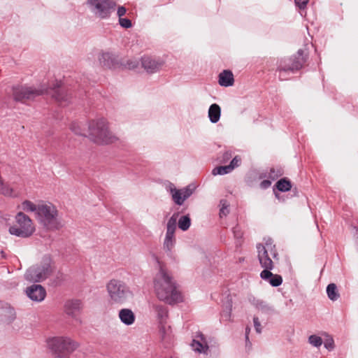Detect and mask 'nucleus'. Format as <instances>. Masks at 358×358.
<instances>
[{
  "label": "nucleus",
  "instance_id": "obj_57",
  "mask_svg": "<svg viewBox=\"0 0 358 358\" xmlns=\"http://www.w3.org/2000/svg\"><path fill=\"white\" fill-rule=\"evenodd\" d=\"M357 231H358V229H357Z\"/></svg>",
  "mask_w": 358,
  "mask_h": 358
},
{
  "label": "nucleus",
  "instance_id": "obj_23",
  "mask_svg": "<svg viewBox=\"0 0 358 358\" xmlns=\"http://www.w3.org/2000/svg\"><path fill=\"white\" fill-rule=\"evenodd\" d=\"M221 108L217 103H213L208 109V117L212 123H217L220 118Z\"/></svg>",
  "mask_w": 358,
  "mask_h": 358
},
{
  "label": "nucleus",
  "instance_id": "obj_39",
  "mask_svg": "<svg viewBox=\"0 0 358 358\" xmlns=\"http://www.w3.org/2000/svg\"><path fill=\"white\" fill-rule=\"evenodd\" d=\"M138 62L137 60H128L125 64H123L124 68L133 70L138 67Z\"/></svg>",
  "mask_w": 358,
  "mask_h": 358
},
{
  "label": "nucleus",
  "instance_id": "obj_8",
  "mask_svg": "<svg viewBox=\"0 0 358 358\" xmlns=\"http://www.w3.org/2000/svg\"><path fill=\"white\" fill-rule=\"evenodd\" d=\"M106 290L108 294V302L111 304H124L132 292L129 287L122 280L112 279L106 284Z\"/></svg>",
  "mask_w": 358,
  "mask_h": 358
},
{
  "label": "nucleus",
  "instance_id": "obj_32",
  "mask_svg": "<svg viewBox=\"0 0 358 358\" xmlns=\"http://www.w3.org/2000/svg\"><path fill=\"white\" fill-rule=\"evenodd\" d=\"M22 208L25 212H34L36 215L38 213V206L29 200H25L22 203Z\"/></svg>",
  "mask_w": 358,
  "mask_h": 358
},
{
  "label": "nucleus",
  "instance_id": "obj_28",
  "mask_svg": "<svg viewBox=\"0 0 358 358\" xmlns=\"http://www.w3.org/2000/svg\"><path fill=\"white\" fill-rule=\"evenodd\" d=\"M327 294L328 298L333 301L338 299L340 294L338 293L337 286L334 283H330L327 287Z\"/></svg>",
  "mask_w": 358,
  "mask_h": 358
},
{
  "label": "nucleus",
  "instance_id": "obj_46",
  "mask_svg": "<svg viewBox=\"0 0 358 358\" xmlns=\"http://www.w3.org/2000/svg\"><path fill=\"white\" fill-rule=\"evenodd\" d=\"M253 322H254V327H255L256 332L258 334H260L262 331V329H261V324L259 320V318L257 317H254Z\"/></svg>",
  "mask_w": 358,
  "mask_h": 358
},
{
  "label": "nucleus",
  "instance_id": "obj_15",
  "mask_svg": "<svg viewBox=\"0 0 358 358\" xmlns=\"http://www.w3.org/2000/svg\"><path fill=\"white\" fill-rule=\"evenodd\" d=\"M142 67L148 73H155L159 71L164 65L162 59H156L150 56H143L141 59Z\"/></svg>",
  "mask_w": 358,
  "mask_h": 358
},
{
  "label": "nucleus",
  "instance_id": "obj_54",
  "mask_svg": "<svg viewBox=\"0 0 358 358\" xmlns=\"http://www.w3.org/2000/svg\"><path fill=\"white\" fill-rule=\"evenodd\" d=\"M304 20H306L308 23L313 22V21H312V20H309V19L306 18V17H305V19H304Z\"/></svg>",
  "mask_w": 358,
  "mask_h": 358
},
{
  "label": "nucleus",
  "instance_id": "obj_40",
  "mask_svg": "<svg viewBox=\"0 0 358 358\" xmlns=\"http://www.w3.org/2000/svg\"><path fill=\"white\" fill-rule=\"evenodd\" d=\"M194 189V187H192L191 185H187V187L180 189L186 199H187L193 194Z\"/></svg>",
  "mask_w": 358,
  "mask_h": 358
},
{
  "label": "nucleus",
  "instance_id": "obj_52",
  "mask_svg": "<svg viewBox=\"0 0 358 358\" xmlns=\"http://www.w3.org/2000/svg\"><path fill=\"white\" fill-rule=\"evenodd\" d=\"M250 332V327L248 326L245 328V335H248L249 336Z\"/></svg>",
  "mask_w": 358,
  "mask_h": 358
},
{
  "label": "nucleus",
  "instance_id": "obj_1",
  "mask_svg": "<svg viewBox=\"0 0 358 358\" xmlns=\"http://www.w3.org/2000/svg\"><path fill=\"white\" fill-rule=\"evenodd\" d=\"M159 264V270L154 278V289L159 300L169 305H173L182 301V296L178 290L177 283L173 276Z\"/></svg>",
  "mask_w": 358,
  "mask_h": 358
},
{
  "label": "nucleus",
  "instance_id": "obj_13",
  "mask_svg": "<svg viewBox=\"0 0 358 358\" xmlns=\"http://www.w3.org/2000/svg\"><path fill=\"white\" fill-rule=\"evenodd\" d=\"M50 93L52 96L61 105L66 106L71 102V94L62 87L61 84L59 83L54 85Z\"/></svg>",
  "mask_w": 358,
  "mask_h": 358
},
{
  "label": "nucleus",
  "instance_id": "obj_22",
  "mask_svg": "<svg viewBox=\"0 0 358 358\" xmlns=\"http://www.w3.org/2000/svg\"><path fill=\"white\" fill-rule=\"evenodd\" d=\"M120 321L125 325H131L135 322V315L131 309L123 308L119 312Z\"/></svg>",
  "mask_w": 358,
  "mask_h": 358
},
{
  "label": "nucleus",
  "instance_id": "obj_27",
  "mask_svg": "<svg viewBox=\"0 0 358 358\" xmlns=\"http://www.w3.org/2000/svg\"><path fill=\"white\" fill-rule=\"evenodd\" d=\"M178 215L179 213H174L173 215L169 218L166 224V234L174 235L176 229L177 218Z\"/></svg>",
  "mask_w": 358,
  "mask_h": 358
},
{
  "label": "nucleus",
  "instance_id": "obj_53",
  "mask_svg": "<svg viewBox=\"0 0 358 358\" xmlns=\"http://www.w3.org/2000/svg\"><path fill=\"white\" fill-rule=\"evenodd\" d=\"M245 346H246V348H248V342H249V341H250L249 336L245 335Z\"/></svg>",
  "mask_w": 358,
  "mask_h": 358
},
{
  "label": "nucleus",
  "instance_id": "obj_31",
  "mask_svg": "<svg viewBox=\"0 0 358 358\" xmlns=\"http://www.w3.org/2000/svg\"><path fill=\"white\" fill-rule=\"evenodd\" d=\"M310 0H294L295 6L301 16L306 14L307 5Z\"/></svg>",
  "mask_w": 358,
  "mask_h": 358
},
{
  "label": "nucleus",
  "instance_id": "obj_6",
  "mask_svg": "<svg viewBox=\"0 0 358 358\" xmlns=\"http://www.w3.org/2000/svg\"><path fill=\"white\" fill-rule=\"evenodd\" d=\"M89 137L97 144L113 143L115 137L108 130L107 121L104 118L92 120L89 122Z\"/></svg>",
  "mask_w": 358,
  "mask_h": 358
},
{
  "label": "nucleus",
  "instance_id": "obj_33",
  "mask_svg": "<svg viewBox=\"0 0 358 358\" xmlns=\"http://www.w3.org/2000/svg\"><path fill=\"white\" fill-rule=\"evenodd\" d=\"M65 280V275L58 271L55 276L51 280V285L54 287L60 286Z\"/></svg>",
  "mask_w": 358,
  "mask_h": 358
},
{
  "label": "nucleus",
  "instance_id": "obj_25",
  "mask_svg": "<svg viewBox=\"0 0 358 358\" xmlns=\"http://www.w3.org/2000/svg\"><path fill=\"white\" fill-rule=\"evenodd\" d=\"M191 347L194 351L199 353L207 354V351L208 350V345L207 343H204L196 338L192 340Z\"/></svg>",
  "mask_w": 358,
  "mask_h": 358
},
{
  "label": "nucleus",
  "instance_id": "obj_19",
  "mask_svg": "<svg viewBox=\"0 0 358 358\" xmlns=\"http://www.w3.org/2000/svg\"><path fill=\"white\" fill-rule=\"evenodd\" d=\"M100 64L108 69H115L119 66L117 57L109 52H103L99 57Z\"/></svg>",
  "mask_w": 358,
  "mask_h": 358
},
{
  "label": "nucleus",
  "instance_id": "obj_10",
  "mask_svg": "<svg viewBox=\"0 0 358 358\" xmlns=\"http://www.w3.org/2000/svg\"><path fill=\"white\" fill-rule=\"evenodd\" d=\"M42 94L43 91L41 90H38L33 87L15 86L13 87V96L16 101L33 99Z\"/></svg>",
  "mask_w": 358,
  "mask_h": 358
},
{
  "label": "nucleus",
  "instance_id": "obj_20",
  "mask_svg": "<svg viewBox=\"0 0 358 358\" xmlns=\"http://www.w3.org/2000/svg\"><path fill=\"white\" fill-rule=\"evenodd\" d=\"M218 83L222 87H231L234 83L233 73L230 70L222 71L218 76Z\"/></svg>",
  "mask_w": 358,
  "mask_h": 358
},
{
  "label": "nucleus",
  "instance_id": "obj_56",
  "mask_svg": "<svg viewBox=\"0 0 358 358\" xmlns=\"http://www.w3.org/2000/svg\"><path fill=\"white\" fill-rule=\"evenodd\" d=\"M275 197H276L277 199H280V196H279V195H278V194H275Z\"/></svg>",
  "mask_w": 358,
  "mask_h": 358
},
{
  "label": "nucleus",
  "instance_id": "obj_7",
  "mask_svg": "<svg viewBox=\"0 0 358 358\" xmlns=\"http://www.w3.org/2000/svg\"><path fill=\"white\" fill-rule=\"evenodd\" d=\"M36 218L39 223L48 230H58L62 227L58 220V210L50 203L38 205Z\"/></svg>",
  "mask_w": 358,
  "mask_h": 358
},
{
  "label": "nucleus",
  "instance_id": "obj_5",
  "mask_svg": "<svg viewBox=\"0 0 358 358\" xmlns=\"http://www.w3.org/2000/svg\"><path fill=\"white\" fill-rule=\"evenodd\" d=\"M47 345L54 358H69L80 343L68 336H55L47 340Z\"/></svg>",
  "mask_w": 358,
  "mask_h": 358
},
{
  "label": "nucleus",
  "instance_id": "obj_29",
  "mask_svg": "<svg viewBox=\"0 0 358 358\" xmlns=\"http://www.w3.org/2000/svg\"><path fill=\"white\" fill-rule=\"evenodd\" d=\"M190 225H191V218H190L189 214L182 215L179 218L178 222V226L180 230L185 231L187 229H189Z\"/></svg>",
  "mask_w": 358,
  "mask_h": 358
},
{
  "label": "nucleus",
  "instance_id": "obj_21",
  "mask_svg": "<svg viewBox=\"0 0 358 358\" xmlns=\"http://www.w3.org/2000/svg\"><path fill=\"white\" fill-rule=\"evenodd\" d=\"M152 309L157 314L159 324L166 323V320L169 317L167 308L161 304H153Z\"/></svg>",
  "mask_w": 358,
  "mask_h": 358
},
{
  "label": "nucleus",
  "instance_id": "obj_12",
  "mask_svg": "<svg viewBox=\"0 0 358 358\" xmlns=\"http://www.w3.org/2000/svg\"><path fill=\"white\" fill-rule=\"evenodd\" d=\"M25 293L30 300L35 302L43 301L47 294L43 286L35 283L27 287L25 289Z\"/></svg>",
  "mask_w": 358,
  "mask_h": 358
},
{
  "label": "nucleus",
  "instance_id": "obj_41",
  "mask_svg": "<svg viewBox=\"0 0 358 358\" xmlns=\"http://www.w3.org/2000/svg\"><path fill=\"white\" fill-rule=\"evenodd\" d=\"M135 20L133 12H129L128 15L118 18L117 22H133Z\"/></svg>",
  "mask_w": 358,
  "mask_h": 358
},
{
  "label": "nucleus",
  "instance_id": "obj_37",
  "mask_svg": "<svg viewBox=\"0 0 358 358\" xmlns=\"http://www.w3.org/2000/svg\"><path fill=\"white\" fill-rule=\"evenodd\" d=\"M70 129L76 135L86 136L82 133L81 127L78 122H73L71 124Z\"/></svg>",
  "mask_w": 358,
  "mask_h": 358
},
{
  "label": "nucleus",
  "instance_id": "obj_26",
  "mask_svg": "<svg viewBox=\"0 0 358 358\" xmlns=\"http://www.w3.org/2000/svg\"><path fill=\"white\" fill-rule=\"evenodd\" d=\"M275 187L281 192H285L292 189V182L287 178H283L277 181Z\"/></svg>",
  "mask_w": 358,
  "mask_h": 358
},
{
  "label": "nucleus",
  "instance_id": "obj_14",
  "mask_svg": "<svg viewBox=\"0 0 358 358\" xmlns=\"http://www.w3.org/2000/svg\"><path fill=\"white\" fill-rule=\"evenodd\" d=\"M257 258L259 264L264 270L272 271L274 268V263L269 257L268 250L262 243L257 244Z\"/></svg>",
  "mask_w": 358,
  "mask_h": 358
},
{
  "label": "nucleus",
  "instance_id": "obj_42",
  "mask_svg": "<svg viewBox=\"0 0 358 358\" xmlns=\"http://www.w3.org/2000/svg\"><path fill=\"white\" fill-rule=\"evenodd\" d=\"M232 232L234 238L236 239H241L243 237V233L238 225L232 228Z\"/></svg>",
  "mask_w": 358,
  "mask_h": 358
},
{
  "label": "nucleus",
  "instance_id": "obj_35",
  "mask_svg": "<svg viewBox=\"0 0 358 358\" xmlns=\"http://www.w3.org/2000/svg\"><path fill=\"white\" fill-rule=\"evenodd\" d=\"M309 343L314 347H320L322 344V339L317 335H311L308 338Z\"/></svg>",
  "mask_w": 358,
  "mask_h": 358
},
{
  "label": "nucleus",
  "instance_id": "obj_49",
  "mask_svg": "<svg viewBox=\"0 0 358 358\" xmlns=\"http://www.w3.org/2000/svg\"><path fill=\"white\" fill-rule=\"evenodd\" d=\"M265 245H266V246H267L268 248V249L271 250V252L275 248V246L274 245H273L272 240L271 238H269L268 241H266Z\"/></svg>",
  "mask_w": 358,
  "mask_h": 358
},
{
  "label": "nucleus",
  "instance_id": "obj_11",
  "mask_svg": "<svg viewBox=\"0 0 358 358\" xmlns=\"http://www.w3.org/2000/svg\"><path fill=\"white\" fill-rule=\"evenodd\" d=\"M282 175V172L281 170H275L274 168H271L268 173H250L248 177L247 182L250 186H252L254 181L260 180L266 177L272 180H275Z\"/></svg>",
  "mask_w": 358,
  "mask_h": 358
},
{
  "label": "nucleus",
  "instance_id": "obj_18",
  "mask_svg": "<svg viewBox=\"0 0 358 358\" xmlns=\"http://www.w3.org/2000/svg\"><path fill=\"white\" fill-rule=\"evenodd\" d=\"M260 278L268 281L272 287H277L282 285V278L280 275L273 274L271 271L263 270L260 273Z\"/></svg>",
  "mask_w": 358,
  "mask_h": 358
},
{
  "label": "nucleus",
  "instance_id": "obj_30",
  "mask_svg": "<svg viewBox=\"0 0 358 358\" xmlns=\"http://www.w3.org/2000/svg\"><path fill=\"white\" fill-rule=\"evenodd\" d=\"M176 243L174 235L166 234L164 241V249L167 252H171Z\"/></svg>",
  "mask_w": 358,
  "mask_h": 358
},
{
  "label": "nucleus",
  "instance_id": "obj_50",
  "mask_svg": "<svg viewBox=\"0 0 358 358\" xmlns=\"http://www.w3.org/2000/svg\"><path fill=\"white\" fill-rule=\"evenodd\" d=\"M122 27L129 29L132 27L134 24H119Z\"/></svg>",
  "mask_w": 358,
  "mask_h": 358
},
{
  "label": "nucleus",
  "instance_id": "obj_44",
  "mask_svg": "<svg viewBox=\"0 0 358 358\" xmlns=\"http://www.w3.org/2000/svg\"><path fill=\"white\" fill-rule=\"evenodd\" d=\"M232 157V152L231 150L225 151L222 156V159H220V162L226 163Z\"/></svg>",
  "mask_w": 358,
  "mask_h": 358
},
{
  "label": "nucleus",
  "instance_id": "obj_45",
  "mask_svg": "<svg viewBox=\"0 0 358 358\" xmlns=\"http://www.w3.org/2000/svg\"><path fill=\"white\" fill-rule=\"evenodd\" d=\"M231 307H232V305L231 304H229V308L226 311H223V313H222V317L223 320H230V318H231Z\"/></svg>",
  "mask_w": 358,
  "mask_h": 358
},
{
  "label": "nucleus",
  "instance_id": "obj_9",
  "mask_svg": "<svg viewBox=\"0 0 358 358\" xmlns=\"http://www.w3.org/2000/svg\"><path fill=\"white\" fill-rule=\"evenodd\" d=\"M17 224L9 227V233L20 238H29L35 231V227L29 216L19 212L15 216Z\"/></svg>",
  "mask_w": 358,
  "mask_h": 358
},
{
  "label": "nucleus",
  "instance_id": "obj_55",
  "mask_svg": "<svg viewBox=\"0 0 358 358\" xmlns=\"http://www.w3.org/2000/svg\"><path fill=\"white\" fill-rule=\"evenodd\" d=\"M251 345H252V343H251V342L249 341V342H248V348H251Z\"/></svg>",
  "mask_w": 358,
  "mask_h": 358
},
{
  "label": "nucleus",
  "instance_id": "obj_38",
  "mask_svg": "<svg viewBox=\"0 0 358 358\" xmlns=\"http://www.w3.org/2000/svg\"><path fill=\"white\" fill-rule=\"evenodd\" d=\"M241 158L238 155H236L231 161L230 164H229V167L232 171L235 168L238 167L241 165Z\"/></svg>",
  "mask_w": 358,
  "mask_h": 358
},
{
  "label": "nucleus",
  "instance_id": "obj_2",
  "mask_svg": "<svg viewBox=\"0 0 358 358\" xmlns=\"http://www.w3.org/2000/svg\"><path fill=\"white\" fill-rule=\"evenodd\" d=\"M308 58V55L304 50L299 49L296 54L278 59L276 62L275 73L280 80H287L291 74L296 73L304 66Z\"/></svg>",
  "mask_w": 358,
  "mask_h": 358
},
{
  "label": "nucleus",
  "instance_id": "obj_47",
  "mask_svg": "<svg viewBox=\"0 0 358 358\" xmlns=\"http://www.w3.org/2000/svg\"><path fill=\"white\" fill-rule=\"evenodd\" d=\"M271 181L270 180H263L259 184V187L262 189H266L271 186Z\"/></svg>",
  "mask_w": 358,
  "mask_h": 358
},
{
  "label": "nucleus",
  "instance_id": "obj_24",
  "mask_svg": "<svg viewBox=\"0 0 358 358\" xmlns=\"http://www.w3.org/2000/svg\"><path fill=\"white\" fill-rule=\"evenodd\" d=\"M170 193L172 200L178 206H182L186 200L180 189H176L173 184L170 185Z\"/></svg>",
  "mask_w": 358,
  "mask_h": 358
},
{
  "label": "nucleus",
  "instance_id": "obj_43",
  "mask_svg": "<svg viewBox=\"0 0 358 358\" xmlns=\"http://www.w3.org/2000/svg\"><path fill=\"white\" fill-rule=\"evenodd\" d=\"M324 348L327 349L329 351H331L334 349V341L331 337L327 338L324 341Z\"/></svg>",
  "mask_w": 358,
  "mask_h": 358
},
{
  "label": "nucleus",
  "instance_id": "obj_34",
  "mask_svg": "<svg viewBox=\"0 0 358 358\" xmlns=\"http://www.w3.org/2000/svg\"><path fill=\"white\" fill-rule=\"evenodd\" d=\"M231 172V170L229 167V165L227 166H220L214 168L212 171V174L214 176L216 175H224Z\"/></svg>",
  "mask_w": 358,
  "mask_h": 358
},
{
  "label": "nucleus",
  "instance_id": "obj_51",
  "mask_svg": "<svg viewBox=\"0 0 358 358\" xmlns=\"http://www.w3.org/2000/svg\"><path fill=\"white\" fill-rule=\"evenodd\" d=\"M273 250H274V251L272 252V256H273V258L274 259H278V254L275 249H273Z\"/></svg>",
  "mask_w": 358,
  "mask_h": 358
},
{
  "label": "nucleus",
  "instance_id": "obj_16",
  "mask_svg": "<svg viewBox=\"0 0 358 358\" xmlns=\"http://www.w3.org/2000/svg\"><path fill=\"white\" fill-rule=\"evenodd\" d=\"M160 339L165 348H169L173 343V336L171 326L166 323L159 324Z\"/></svg>",
  "mask_w": 358,
  "mask_h": 358
},
{
  "label": "nucleus",
  "instance_id": "obj_48",
  "mask_svg": "<svg viewBox=\"0 0 358 358\" xmlns=\"http://www.w3.org/2000/svg\"><path fill=\"white\" fill-rule=\"evenodd\" d=\"M195 338H199V341L201 342H203L204 343H207L205 336L201 331L196 332Z\"/></svg>",
  "mask_w": 358,
  "mask_h": 358
},
{
  "label": "nucleus",
  "instance_id": "obj_36",
  "mask_svg": "<svg viewBox=\"0 0 358 358\" xmlns=\"http://www.w3.org/2000/svg\"><path fill=\"white\" fill-rule=\"evenodd\" d=\"M220 215L222 216V215H227L229 213V210L228 209L229 208V203L226 199H221L220 201Z\"/></svg>",
  "mask_w": 358,
  "mask_h": 358
},
{
  "label": "nucleus",
  "instance_id": "obj_17",
  "mask_svg": "<svg viewBox=\"0 0 358 358\" xmlns=\"http://www.w3.org/2000/svg\"><path fill=\"white\" fill-rule=\"evenodd\" d=\"M82 308L83 303L81 300L79 299L68 300L64 304L65 313L72 317H76L80 313Z\"/></svg>",
  "mask_w": 358,
  "mask_h": 358
},
{
  "label": "nucleus",
  "instance_id": "obj_3",
  "mask_svg": "<svg viewBox=\"0 0 358 358\" xmlns=\"http://www.w3.org/2000/svg\"><path fill=\"white\" fill-rule=\"evenodd\" d=\"M85 4L99 20H109L115 11L118 18L127 16L129 13L127 8L117 5L115 0H87Z\"/></svg>",
  "mask_w": 358,
  "mask_h": 358
},
{
  "label": "nucleus",
  "instance_id": "obj_4",
  "mask_svg": "<svg viewBox=\"0 0 358 358\" xmlns=\"http://www.w3.org/2000/svg\"><path fill=\"white\" fill-rule=\"evenodd\" d=\"M54 262L50 255L43 256L41 260L30 266L24 273V279L30 282L38 283L47 280L53 273Z\"/></svg>",
  "mask_w": 358,
  "mask_h": 358
}]
</instances>
